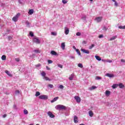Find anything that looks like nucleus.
<instances>
[{
  "label": "nucleus",
  "mask_w": 125,
  "mask_h": 125,
  "mask_svg": "<svg viewBox=\"0 0 125 125\" xmlns=\"http://www.w3.org/2000/svg\"><path fill=\"white\" fill-rule=\"evenodd\" d=\"M55 108L57 110H66V106L62 104H58Z\"/></svg>",
  "instance_id": "obj_1"
},
{
  "label": "nucleus",
  "mask_w": 125,
  "mask_h": 125,
  "mask_svg": "<svg viewBox=\"0 0 125 125\" xmlns=\"http://www.w3.org/2000/svg\"><path fill=\"white\" fill-rule=\"evenodd\" d=\"M20 13H18L15 17L13 18V21L14 22H17L18 21V18H19V16H20Z\"/></svg>",
  "instance_id": "obj_2"
},
{
  "label": "nucleus",
  "mask_w": 125,
  "mask_h": 125,
  "mask_svg": "<svg viewBox=\"0 0 125 125\" xmlns=\"http://www.w3.org/2000/svg\"><path fill=\"white\" fill-rule=\"evenodd\" d=\"M33 42L37 44L41 43V41L40 39L38 38V37H34L33 38Z\"/></svg>",
  "instance_id": "obj_3"
},
{
  "label": "nucleus",
  "mask_w": 125,
  "mask_h": 125,
  "mask_svg": "<svg viewBox=\"0 0 125 125\" xmlns=\"http://www.w3.org/2000/svg\"><path fill=\"white\" fill-rule=\"evenodd\" d=\"M39 99H42V100H46L48 99V96L45 95H40L39 97Z\"/></svg>",
  "instance_id": "obj_4"
},
{
  "label": "nucleus",
  "mask_w": 125,
  "mask_h": 125,
  "mask_svg": "<svg viewBox=\"0 0 125 125\" xmlns=\"http://www.w3.org/2000/svg\"><path fill=\"white\" fill-rule=\"evenodd\" d=\"M74 99H75V100H76V102H77V103H81V98H80V97L78 96H76L74 97Z\"/></svg>",
  "instance_id": "obj_5"
},
{
  "label": "nucleus",
  "mask_w": 125,
  "mask_h": 125,
  "mask_svg": "<svg viewBox=\"0 0 125 125\" xmlns=\"http://www.w3.org/2000/svg\"><path fill=\"white\" fill-rule=\"evenodd\" d=\"M47 115L50 117V118H55V116L53 115V114H52V113L50 111H48L47 112Z\"/></svg>",
  "instance_id": "obj_6"
},
{
  "label": "nucleus",
  "mask_w": 125,
  "mask_h": 125,
  "mask_svg": "<svg viewBox=\"0 0 125 125\" xmlns=\"http://www.w3.org/2000/svg\"><path fill=\"white\" fill-rule=\"evenodd\" d=\"M74 122L75 124H78L79 123V120L78 119V116H74V119H73Z\"/></svg>",
  "instance_id": "obj_7"
},
{
  "label": "nucleus",
  "mask_w": 125,
  "mask_h": 125,
  "mask_svg": "<svg viewBox=\"0 0 125 125\" xmlns=\"http://www.w3.org/2000/svg\"><path fill=\"white\" fill-rule=\"evenodd\" d=\"M102 17H99L96 18L95 20H96V21H97V22L98 23H99V22H101V21H102Z\"/></svg>",
  "instance_id": "obj_8"
},
{
  "label": "nucleus",
  "mask_w": 125,
  "mask_h": 125,
  "mask_svg": "<svg viewBox=\"0 0 125 125\" xmlns=\"http://www.w3.org/2000/svg\"><path fill=\"white\" fill-rule=\"evenodd\" d=\"M81 51L83 52L84 53H86V54H89V51L88 50H85L84 49H81Z\"/></svg>",
  "instance_id": "obj_9"
},
{
  "label": "nucleus",
  "mask_w": 125,
  "mask_h": 125,
  "mask_svg": "<svg viewBox=\"0 0 125 125\" xmlns=\"http://www.w3.org/2000/svg\"><path fill=\"white\" fill-rule=\"evenodd\" d=\"M64 31H65V35H68L69 34V32L70 30H69V28H68L67 27H65Z\"/></svg>",
  "instance_id": "obj_10"
},
{
  "label": "nucleus",
  "mask_w": 125,
  "mask_h": 125,
  "mask_svg": "<svg viewBox=\"0 0 125 125\" xmlns=\"http://www.w3.org/2000/svg\"><path fill=\"white\" fill-rule=\"evenodd\" d=\"M106 77H108V78H114V74H111L110 73H107L106 74Z\"/></svg>",
  "instance_id": "obj_11"
},
{
  "label": "nucleus",
  "mask_w": 125,
  "mask_h": 125,
  "mask_svg": "<svg viewBox=\"0 0 125 125\" xmlns=\"http://www.w3.org/2000/svg\"><path fill=\"white\" fill-rule=\"evenodd\" d=\"M96 88H97V87L96 86H92L91 87H89L88 89L89 90H93L94 89H96Z\"/></svg>",
  "instance_id": "obj_12"
},
{
  "label": "nucleus",
  "mask_w": 125,
  "mask_h": 125,
  "mask_svg": "<svg viewBox=\"0 0 125 125\" xmlns=\"http://www.w3.org/2000/svg\"><path fill=\"white\" fill-rule=\"evenodd\" d=\"M59 98V97H57L54 98L51 101V103H53L54 102H55V101H57V100H58Z\"/></svg>",
  "instance_id": "obj_13"
},
{
  "label": "nucleus",
  "mask_w": 125,
  "mask_h": 125,
  "mask_svg": "<svg viewBox=\"0 0 125 125\" xmlns=\"http://www.w3.org/2000/svg\"><path fill=\"white\" fill-rule=\"evenodd\" d=\"M117 36H113L112 38H111L110 39H109L108 40V41H114L115 40H116V39H117Z\"/></svg>",
  "instance_id": "obj_14"
},
{
  "label": "nucleus",
  "mask_w": 125,
  "mask_h": 125,
  "mask_svg": "<svg viewBox=\"0 0 125 125\" xmlns=\"http://www.w3.org/2000/svg\"><path fill=\"white\" fill-rule=\"evenodd\" d=\"M111 94V92L110 91L106 90L105 91V95L106 96H109Z\"/></svg>",
  "instance_id": "obj_15"
},
{
  "label": "nucleus",
  "mask_w": 125,
  "mask_h": 125,
  "mask_svg": "<svg viewBox=\"0 0 125 125\" xmlns=\"http://www.w3.org/2000/svg\"><path fill=\"white\" fill-rule=\"evenodd\" d=\"M5 73H6V74H7V75H8L9 77H12V74H10V73H9V71L6 70L5 71Z\"/></svg>",
  "instance_id": "obj_16"
},
{
  "label": "nucleus",
  "mask_w": 125,
  "mask_h": 125,
  "mask_svg": "<svg viewBox=\"0 0 125 125\" xmlns=\"http://www.w3.org/2000/svg\"><path fill=\"white\" fill-rule=\"evenodd\" d=\"M95 58H96V60L98 61H101V58L98 56H95Z\"/></svg>",
  "instance_id": "obj_17"
},
{
  "label": "nucleus",
  "mask_w": 125,
  "mask_h": 125,
  "mask_svg": "<svg viewBox=\"0 0 125 125\" xmlns=\"http://www.w3.org/2000/svg\"><path fill=\"white\" fill-rule=\"evenodd\" d=\"M118 86H119L120 88H123V87H125V85H124V84H123V83H120L118 84Z\"/></svg>",
  "instance_id": "obj_18"
},
{
  "label": "nucleus",
  "mask_w": 125,
  "mask_h": 125,
  "mask_svg": "<svg viewBox=\"0 0 125 125\" xmlns=\"http://www.w3.org/2000/svg\"><path fill=\"white\" fill-rule=\"evenodd\" d=\"M93 112H92V111H89V115L90 117H93Z\"/></svg>",
  "instance_id": "obj_19"
},
{
  "label": "nucleus",
  "mask_w": 125,
  "mask_h": 125,
  "mask_svg": "<svg viewBox=\"0 0 125 125\" xmlns=\"http://www.w3.org/2000/svg\"><path fill=\"white\" fill-rule=\"evenodd\" d=\"M25 24L26 25L27 27H30V22L28 21H25Z\"/></svg>",
  "instance_id": "obj_20"
},
{
  "label": "nucleus",
  "mask_w": 125,
  "mask_h": 125,
  "mask_svg": "<svg viewBox=\"0 0 125 125\" xmlns=\"http://www.w3.org/2000/svg\"><path fill=\"white\" fill-rule=\"evenodd\" d=\"M119 86V84H114L112 86V88H117V87Z\"/></svg>",
  "instance_id": "obj_21"
},
{
  "label": "nucleus",
  "mask_w": 125,
  "mask_h": 125,
  "mask_svg": "<svg viewBox=\"0 0 125 125\" xmlns=\"http://www.w3.org/2000/svg\"><path fill=\"white\" fill-rule=\"evenodd\" d=\"M73 79H74V74H72L69 77V81H73Z\"/></svg>",
  "instance_id": "obj_22"
},
{
  "label": "nucleus",
  "mask_w": 125,
  "mask_h": 125,
  "mask_svg": "<svg viewBox=\"0 0 125 125\" xmlns=\"http://www.w3.org/2000/svg\"><path fill=\"white\" fill-rule=\"evenodd\" d=\"M51 54L52 55H57V53H56V52L54 51H51Z\"/></svg>",
  "instance_id": "obj_23"
},
{
  "label": "nucleus",
  "mask_w": 125,
  "mask_h": 125,
  "mask_svg": "<svg viewBox=\"0 0 125 125\" xmlns=\"http://www.w3.org/2000/svg\"><path fill=\"white\" fill-rule=\"evenodd\" d=\"M33 13H34V9H30L29 10V12H28V14L32 15L33 14Z\"/></svg>",
  "instance_id": "obj_24"
},
{
  "label": "nucleus",
  "mask_w": 125,
  "mask_h": 125,
  "mask_svg": "<svg viewBox=\"0 0 125 125\" xmlns=\"http://www.w3.org/2000/svg\"><path fill=\"white\" fill-rule=\"evenodd\" d=\"M61 47L62 49H65V43L64 42L62 43Z\"/></svg>",
  "instance_id": "obj_25"
},
{
  "label": "nucleus",
  "mask_w": 125,
  "mask_h": 125,
  "mask_svg": "<svg viewBox=\"0 0 125 125\" xmlns=\"http://www.w3.org/2000/svg\"><path fill=\"white\" fill-rule=\"evenodd\" d=\"M76 52L77 53V54H78V55H80V56H82L81 55V52L80 51V50H79L78 49H76Z\"/></svg>",
  "instance_id": "obj_26"
},
{
  "label": "nucleus",
  "mask_w": 125,
  "mask_h": 125,
  "mask_svg": "<svg viewBox=\"0 0 125 125\" xmlns=\"http://www.w3.org/2000/svg\"><path fill=\"white\" fill-rule=\"evenodd\" d=\"M81 19L83 20V21H85L86 20V16H82Z\"/></svg>",
  "instance_id": "obj_27"
},
{
  "label": "nucleus",
  "mask_w": 125,
  "mask_h": 125,
  "mask_svg": "<svg viewBox=\"0 0 125 125\" xmlns=\"http://www.w3.org/2000/svg\"><path fill=\"white\" fill-rule=\"evenodd\" d=\"M43 79H44V80H45V81H49L50 82V81H51V79H50L48 77H43Z\"/></svg>",
  "instance_id": "obj_28"
},
{
  "label": "nucleus",
  "mask_w": 125,
  "mask_h": 125,
  "mask_svg": "<svg viewBox=\"0 0 125 125\" xmlns=\"http://www.w3.org/2000/svg\"><path fill=\"white\" fill-rule=\"evenodd\" d=\"M94 46H95V45L94 44H92L91 45L89 46V49H92Z\"/></svg>",
  "instance_id": "obj_29"
},
{
  "label": "nucleus",
  "mask_w": 125,
  "mask_h": 125,
  "mask_svg": "<svg viewBox=\"0 0 125 125\" xmlns=\"http://www.w3.org/2000/svg\"><path fill=\"white\" fill-rule=\"evenodd\" d=\"M1 59L2 60H6V56H5V55H2L1 57Z\"/></svg>",
  "instance_id": "obj_30"
},
{
  "label": "nucleus",
  "mask_w": 125,
  "mask_h": 125,
  "mask_svg": "<svg viewBox=\"0 0 125 125\" xmlns=\"http://www.w3.org/2000/svg\"><path fill=\"white\" fill-rule=\"evenodd\" d=\"M51 34L52 36H57V33L55 32H52Z\"/></svg>",
  "instance_id": "obj_31"
},
{
  "label": "nucleus",
  "mask_w": 125,
  "mask_h": 125,
  "mask_svg": "<svg viewBox=\"0 0 125 125\" xmlns=\"http://www.w3.org/2000/svg\"><path fill=\"white\" fill-rule=\"evenodd\" d=\"M23 114H24V115H28V110H27L26 109H24L23 110Z\"/></svg>",
  "instance_id": "obj_32"
},
{
  "label": "nucleus",
  "mask_w": 125,
  "mask_h": 125,
  "mask_svg": "<svg viewBox=\"0 0 125 125\" xmlns=\"http://www.w3.org/2000/svg\"><path fill=\"white\" fill-rule=\"evenodd\" d=\"M41 75L42 77L44 78V77H45V76L46 75V74L45 73V72L43 71L42 72Z\"/></svg>",
  "instance_id": "obj_33"
},
{
  "label": "nucleus",
  "mask_w": 125,
  "mask_h": 125,
  "mask_svg": "<svg viewBox=\"0 0 125 125\" xmlns=\"http://www.w3.org/2000/svg\"><path fill=\"white\" fill-rule=\"evenodd\" d=\"M112 1H113V2H115L114 5L115 6H118V2H117V1H116L115 0H112Z\"/></svg>",
  "instance_id": "obj_34"
},
{
  "label": "nucleus",
  "mask_w": 125,
  "mask_h": 125,
  "mask_svg": "<svg viewBox=\"0 0 125 125\" xmlns=\"http://www.w3.org/2000/svg\"><path fill=\"white\" fill-rule=\"evenodd\" d=\"M40 95H41V93H40V92H36L35 96L38 97V96H40Z\"/></svg>",
  "instance_id": "obj_35"
},
{
  "label": "nucleus",
  "mask_w": 125,
  "mask_h": 125,
  "mask_svg": "<svg viewBox=\"0 0 125 125\" xmlns=\"http://www.w3.org/2000/svg\"><path fill=\"white\" fill-rule=\"evenodd\" d=\"M78 66L79 67V68H83V64H82V63H79L78 64Z\"/></svg>",
  "instance_id": "obj_36"
},
{
  "label": "nucleus",
  "mask_w": 125,
  "mask_h": 125,
  "mask_svg": "<svg viewBox=\"0 0 125 125\" xmlns=\"http://www.w3.org/2000/svg\"><path fill=\"white\" fill-rule=\"evenodd\" d=\"M58 67H59V68H61V69H62V68H63V65L61 64H58Z\"/></svg>",
  "instance_id": "obj_37"
},
{
  "label": "nucleus",
  "mask_w": 125,
  "mask_h": 125,
  "mask_svg": "<svg viewBox=\"0 0 125 125\" xmlns=\"http://www.w3.org/2000/svg\"><path fill=\"white\" fill-rule=\"evenodd\" d=\"M48 86L50 87V88H53V85L52 84H49L48 85Z\"/></svg>",
  "instance_id": "obj_38"
},
{
  "label": "nucleus",
  "mask_w": 125,
  "mask_h": 125,
  "mask_svg": "<svg viewBox=\"0 0 125 125\" xmlns=\"http://www.w3.org/2000/svg\"><path fill=\"white\" fill-rule=\"evenodd\" d=\"M62 2L64 4H66V3H67V1L66 0H62Z\"/></svg>",
  "instance_id": "obj_39"
},
{
  "label": "nucleus",
  "mask_w": 125,
  "mask_h": 125,
  "mask_svg": "<svg viewBox=\"0 0 125 125\" xmlns=\"http://www.w3.org/2000/svg\"><path fill=\"white\" fill-rule=\"evenodd\" d=\"M42 66V64H41V63L36 64L35 65V66L36 67V68H39V67H41Z\"/></svg>",
  "instance_id": "obj_40"
},
{
  "label": "nucleus",
  "mask_w": 125,
  "mask_h": 125,
  "mask_svg": "<svg viewBox=\"0 0 125 125\" xmlns=\"http://www.w3.org/2000/svg\"><path fill=\"white\" fill-rule=\"evenodd\" d=\"M59 88H60L61 89H63L64 88V86L62 85H61L59 86Z\"/></svg>",
  "instance_id": "obj_41"
},
{
  "label": "nucleus",
  "mask_w": 125,
  "mask_h": 125,
  "mask_svg": "<svg viewBox=\"0 0 125 125\" xmlns=\"http://www.w3.org/2000/svg\"><path fill=\"white\" fill-rule=\"evenodd\" d=\"M8 41H11V40H12V37L9 36L8 37Z\"/></svg>",
  "instance_id": "obj_42"
},
{
  "label": "nucleus",
  "mask_w": 125,
  "mask_h": 125,
  "mask_svg": "<svg viewBox=\"0 0 125 125\" xmlns=\"http://www.w3.org/2000/svg\"><path fill=\"white\" fill-rule=\"evenodd\" d=\"M103 31H107V30H108V28H107V27H106V26H104L103 28Z\"/></svg>",
  "instance_id": "obj_43"
},
{
  "label": "nucleus",
  "mask_w": 125,
  "mask_h": 125,
  "mask_svg": "<svg viewBox=\"0 0 125 125\" xmlns=\"http://www.w3.org/2000/svg\"><path fill=\"white\" fill-rule=\"evenodd\" d=\"M15 60L17 62H19V61H20V59L17 58L15 59Z\"/></svg>",
  "instance_id": "obj_44"
},
{
  "label": "nucleus",
  "mask_w": 125,
  "mask_h": 125,
  "mask_svg": "<svg viewBox=\"0 0 125 125\" xmlns=\"http://www.w3.org/2000/svg\"><path fill=\"white\" fill-rule=\"evenodd\" d=\"M34 52H36V53H40V50H34Z\"/></svg>",
  "instance_id": "obj_45"
},
{
  "label": "nucleus",
  "mask_w": 125,
  "mask_h": 125,
  "mask_svg": "<svg viewBox=\"0 0 125 125\" xmlns=\"http://www.w3.org/2000/svg\"><path fill=\"white\" fill-rule=\"evenodd\" d=\"M104 36H103V34H101L99 36V39H102V38H104Z\"/></svg>",
  "instance_id": "obj_46"
},
{
  "label": "nucleus",
  "mask_w": 125,
  "mask_h": 125,
  "mask_svg": "<svg viewBox=\"0 0 125 125\" xmlns=\"http://www.w3.org/2000/svg\"><path fill=\"white\" fill-rule=\"evenodd\" d=\"M29 35L31 36V37H34V33H33L32 32L29 33Z\"/></svg>",
  "instance_id": "obj_47"
},
{
  "label": "nucleus",
  "mask_w": 125,
  "mask_h": 125,
  "mask_svg": "<svg viewBox=\"0 0 125 125\" xmlns=\"http://www.w3.org/2000/svg\"><path fill=\"white\" fill-rule=\"evenodd\" d=\"M52 61L50 60H48V64H51V63H52Z\"/></svg>",
  "instance_id": "obj_48"
},
{
  "label": "nucleus",
  "mask_w": 125,
  "mask_h": 125,
  "mask_svg": "<svg viewBox=\"0 0 125 125\" xmlns=\"http://www.w3.org/2000/svg\"><path fill=\"white\" fill-rule=\"evenodd\" d=\"M96 80H101V77H100L99 76H97L96 77Z\"/></svg>",
  "instance_id": "obj_49"
},
{
  "label": "nucleus",
  "mask_w": 125,
  "mask_h": 125,
  "mask_svg": "<svg viewBox=\"0 0 125 125\" xmlns=\"http://www.w3.org/2000/svg\"><path fill=\"white\" fill-rule=\"evenodd\" d=\"M81 32H77L76 33V36H81Z\"/></svg>",
  "instance_id": "obj_50"
},
{
  "label": "nucleus",
  "mask_w": 125,
  "mask_h": 125,
  "mask_svg": "<svg viewBox=\"0 0 125 125\" xmlns=\"http://www.w3.org/2000/svg\"><path fill=\"white\" fill-rule=\"evenodd\" d=\"M69 58H70V59H75V57L73 56H69Z\"/></svg>",
  "instance_id": "obj_51"
},
{
  "label": "nucleus",
  "mask_w": 125,
  "mask_h": 125,
  "mask_svg": "<svg viewBox=\"0 0 125 125\" xmlns=\"http://www.w3.org/2000/svg\"><path fill=\"white\" fill-rule=\"evenodd\" d=\"M106 62H108V63H112L113 61L112 60H108L107 61H106Z\"/></svg>",
  "instance_id": "obj_52"
},
{
  "label": "nucleus",
  "mask_w": 125,
  "mask_h": 125,
  "mask_svg": "<svg viewBox=\"0 0 125 125\" xmlns=\"http://www.w3.org/2000/svg\"><path fill=\"white\" fill-rule=\"evenodd\" d=\"M118 28H119V29H124V26H119L118 27Z\"/></svg>",
  "instance_id": "obj_53"
},
{
  "label": "nucleus",
  "mask_w": 125,
  "mask_h": 125,
  "mask_svg": "<svg viewBox=\"0 0 125 125\" xmlns=\"http://www.w3.org/2000/svg\"><path fill=\"white\" fill-rule=\"evenodd\" d=\"M121 62H122V63H125V60L122 59L121 60Z\"/></svg>",
  "instance_id": "obj_54"
},
{
  "label": "nucleus",
  "mask_w": 125,
  "mask_h": 125,
  "mask_svg": "<svg viewBox=\"0 0 125 125\" xmlns=\"http://www.w3.org/2000/svg\"><path fill=\"white\" fill-rule=\"evenodd\" d=\"M16 94H18L20 93V91H19V90H17V91H16Z\"/></svg>",
  "instance_id": "obj_55"
},
{
  "label": "nucleus",
  "mask_w": 125,
  "mask_h": 125,
  "mask_svg": "<svg viewBox=\"0 0 125 125\" xmlns=\"http://www.w3.org/2000/svg\"><path fill=\"white\" fill-rule=\"evenodd\" d=\"M7 116V115H6V114H4L2 116L3 118H6Z\"/></svg>",
  "instance_id": "obj_56"
},
{
  "label": "nucleus",
  "mask_w": 125,
  "mask_h": 125,
  "mask_svg": "<svg viewBox=\"0 0 125 125\" xmlns=\"http://www.w3.org/2000/svg\"><path fill=\"white\" fill-rule=\"evenodd\" d=\"M82 43H83V44H86V42L85 41H83Z\"/></svg>",
  "instance_id": "obj_57"
},
{
  "label": "nucleus",
  "mask_w": 125,
  "mask_h": 125,
  "mask_svg": "<svg viewBox=\"0 0 125 125\" xmlns=\"http://www.w3.org/2000/svg\"><path fill=\"white\" fill-rule=\"evenodd\" d=\"M14 109H17V107L16 106V104L14 105Z\"/></svg>",
  "instance_id": "obj_58"
},
{
  "label": "nucleus",
  "mask_w": 125,
  "mask_h": 125,
  "mask_svg": "<svg viewBox=\"0 0 125 125\" xmlns=\"http://www.w3.org/2000/svg\"><path fill=\"white\" fill-rule=\"evenodd\" d=\"M46 69L48 70V71H49L50 70V68L48 67V66H46Z\"/></svg>",
  "instance_id": "obj_59"
},
{
  "label": "nucleus",
  "mask_w": 125,
  "mask_h": 125,
  "mask_svg": "<svg viewBox=\"0 0 125 125\" xmlns=\"http://www.w3.org/2000/svg\"><path fill=\"white\" fill-rule=\"evenodd\" d=\"M19 3H20L21 4L22 1H21V0H19Z\"/></svg>",
  "instance_id": "obj_60"
},
{
  "label": "nucleus",
  "mask_w": 125,
  "mask_h": 125,
  "mask_svg": "<svg viewBox=\"0 0 125 125\" xmlns=\"http://www.w3.org/2000/svg\"><path fill=\"white\" fill-rule=\"evenodd\" d=\"M73 48H74V49H76V46H73Z\"/></svg>",
  "instance_id": "obj_61"
},
{
  "label": "nucleus",
  "mask_w": 125,
  "mask_h": 125,
  "mask_svg": "<svg viewBox=\"0 0 125 125\" xmlns=\"http://www.w3.org/2000/svg\"><path fill=\"white\" fill-rule=\"evenodd\" d=\"M66 116H69V114H65Z\"/></svg>",
  "instance_id": "obj_62"
},
{
  "label": "nucleus",
  "mask_w": 125,
  "mask_h": 125,
  "mask_svg": "<svg viewBox=\"0 0 125 125\" xmlns=\"http://www.w3.org/2000/svg\"><path fill=\"white\" fill-rule=\"evenodd\" d=\"M123 26H124V28L125 29V25H124Z\"/></svg>",
  "instance_id": "obj_63"
},
{
  "label": "nucleus",
  "mask_w": 125,
  "mask_h": 125,
  "mask_svg": "<svg viewBox=\"0 0 125 125\" xmlns=\"http://www.w3.org/2000/svg\"><path fill=\"white\" fill-rule=\"evenodd\" d=\"M29 125H33V124H30Z\"/></svg>",
  "instance_id": "obj_64"
}]
</instances>
